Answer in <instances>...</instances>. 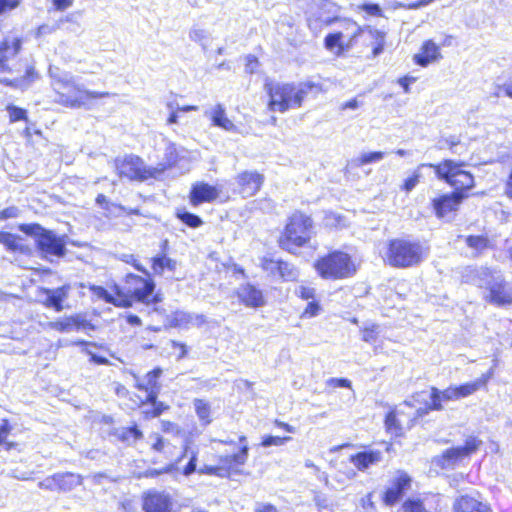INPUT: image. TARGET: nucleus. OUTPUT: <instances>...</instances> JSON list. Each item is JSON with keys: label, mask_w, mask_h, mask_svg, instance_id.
<instances>
[{"label": "nucleus", "mask_w": 512, "mask_h": 512, "mask_svg": "<svg viewBox=\"0 0 512 512\" xmlns=\"http://www.w3.org/2000/svg\"><path fill=\"white\" fill-rule=\"evenodd\" d=\"M462 280L481 288L484 301L495 306L512 304V288H510L500 271L487 267H467Z\"/></svg>", "instance_id": "1"}, {"label": "nucleus", "mask_w": 512, "mask_h": 512, "mask_svg": "<svg viewBox=\"0 0 512 512\" xmlns=\"http://www.w3.org/2000/svg\"><path fill=\"white\" fill-rule=\"evenodd\" d=\"M52 78V86L57 94L55 102L68 108L78 109L87 105L88 99L109 97L112 94L107 91H93L86 89L84 85L76 82L73 75L61 72L58 68L49 69Z\"/></svg>", "instance_id": "2"}, {"label": "nucleus", "mask_w": 512, "mask_h": 512, "mask_svg": "<svg viewBox=\"0 0 512 512\" xmlns=\"http://www.w3.org/2000/svg\"><path fill=\"white\" fill-rule=\"evenodd\" d=\"M265 89L269 95L268 109L272 112L284 113L289 109L299 108L309 94L322 91L319 84L313 82L300 83H266Z\"/></svg>", "instance_id": "3"}, {"label": "nucleus", "mask_w": 512, "mask_h": 512, "mask_svg": "<svg viewBox=\"0 0 512 512\" xmlns=\"http://www.w3.org/2000/svg\"><path fill=\"white\" fill-rule=\"evenodd\" d=\"M460 400L457 386H449L444 390L432 387L430 392L421 391L406 400L404 404L409 407H415L416 404L424 406L416 408L414 419L427 415L430 411H440L443 409V402Z\"/></svg>", "instance_id": "4"}, {"label": "nucleus", "mask_w": 512, "mask_h": 512, "mask_svg": "<svg viewBox=\"0 0 512 512\" xmlns=\"http://www.w3.org/2000/svg\"><path fill=\"white\" fill-rule=\"evenodd\" d=\"M20 230L35 237L36 246L46 259L59 258L66 254V236L57 235L39 224H23Z\"/></svg>", "instance_id": "5"}, {"label": "nucleus", "mask_w": 512, "mask_h": 512, "mask_svg": "<svg viewBox=\"0 0 512 512\" xmlns=\"http://www.w3.org/2000/svg\"><path fill=\"white\" fill-rule=\"evenodd\" d=\"M312 234L313 222L311 218L296 212L289 218V222L280 238V244L283 248L291 251L305 245L311 239Z\"/></svg>", "instance_id": "6"}, {"label": "nucleus", "mask_w": 512, "mask_h": 512, "mask_svg": "<svg viewBox=\"0 0 512 512\" xmlns=\"http://www.w3.org/2000/svg\"><path fill=\"white\" fill-rule=\"evenodd\" d=\"M315 269L324 279H343L355 274L356 266L351 257L344 252L335 251L320 258L315 263Z\"/></svg>", "instance_id": "7"}, {"label": "nucleus", "mask_w": 512, "mask_h": 512, "mask_svg": "<svg viewBox=\"0 0 512 512\" xmlns=\"http://www.w3.org/2000/svg\"><path fill=\"white\" fill-rule=\"evenodd\" d=\"M424 256L425 250L419 243L396 239L389 243L386 261L391 266L404 268L420 263Z\"/></svg>", "instance_id": "8"}, {"label": "nucleus", "mask_w": 512, "mask_h": 512, "mask_svg": "<svg viewBox=\"0 0 512 512\" xmlns=\"http://www.w3.org/2000/svg\"><path fill=\"white\" fill-rule=\"evenodd\" d=\"M115 167L120 177L140 182L157 178L165 171V166H147L140 157L132 154L116 159Z\"/></svg>", "instance_id": "9"}, {"label": "nucleus", "mask_w": 512, "mask_h": 512, "mask_svg": "<svg viewBox=\"0 0 512 512\" xmlns=\"http://www.w3.org/2000/svg\"><path fill=\"white\" fill-rule=\"evenodd\" d=\"M464 162L445 160L438 165L429 164V167L435 169L436 175L444 179L449 185L455 188V192L467 190L473 187L474 177L471 173L462 169Z\"/></svg>", "instance_id": "10"}, {"label": "nucleus", "mask_w": 512, "mask_h": 512, "mask_svg": "<svg viewBox=\"0 0 512 512\" xmlns=\"http://www.w3.org/2000/svg\"><path fill=\"white\" fill-rule=\"evenodd\" d=\"M482 441L474 436H469L463 446L447 449L436 458V464L442 469H452L457 464L475 453L481 446Z\"/></svg>", "instance_id": "11"}, {"label": "nucleus", "mask_w": 512, "mask_h": 512, "mask_svg": "<svg viewBox=\"0 0 512 512\" xmlns=\"http://www.w3.org/2000/svg\"><path fill=\"white\" fill-rule=\"evenodd\" d=\"M189 458L187 465L184 467L182 474L185 476H190L194 472L197 471V459H198V450L192 449L188 443H186L183 447V452L181 456L177 459L176 463L167 465L165 468L160 470L158 473H171L176 470V465L184 458ZM222 467L204 465L199 468L198 473L206 474V475H220V471Z\"/></svg>", "instance_id": "12"}, {"label": "nucleus", "mask_w": 512, "mask_h": 512, "mask_svg": "<svg viewBox=\"0 0 512 512\" xmlns=\"http://www.w3.org/2000/svg\"><path fill=\"white\" fill-rule=\"evenodd\" d=\"M163 371L161 368H155L152 371L148 372L145 376L140 377L137 375H133L135 387L146 393V403L157 404V398L161 390V384L159 383V378L161 377Z\"/></svg>", "instance_id": "13"}, {"label": "nucleus", "mask_w": 512, "mask_h": 512, "mask_svg": "<svg viewBox=\"0 0 512 512\" xmlns=\"http://www.w3.org/2000/svg\"><path fill=\"white\" fill-rule=\"evenodd\" d=\"M127 293L140 302H148L155 284L151 279H146L135 274H128L125 279Z\"/></svg>", "instance_id": "14"}, {"label": "nucleus", "mask_w": 512, "mask_h": 512, "mask_svg": "<svg viewBox=\"0 0 512 512\" xmlns=\"http://www.w3.org/2000/svg\"><path fill=\"white\" fill-rule=\"evenodd\" d=\"M172 500L169 494L158 491H149L143 497V510L145 512H171Z\"/></svg>", "instance_id": "15"}, {"label": "nucleus", "mask_w": 512, "mask_h": 512, "mask_svg": "<svg viewBox=\"0 0 512 512\" xmlns=\"http://www.w3.org/2000/svg\"><path fill=\"white\" fill-rule=\"evenodd\" d=\"M465 195L462 192L444 194L433 199L432 204L438 218H444L458 209Z\"/></svg>", "instance_id": "16"}, {"label": "nucleus", "mask_w": 512, "mask_h": 512, "mask_svg": "<svg viewBox=\"0 0 512 512\" xmlns=\"http://www.w3.org/2000/svg\"><path fill=\"white\" fill-rule=\"evenodd\" d=\"M89 289L96 298L104 300L105 302L115 306L129 307L132 305L131 300L124 296L121 289L116 284L113 285L112 292L106 290L102 286L97 285H90Z\"/></svg>", "instance_id": "17"}, {"label": "nucleus", "mask_w": 512, "mask_h": 512, "mask_svg": "<svg viewBox=\"0 0 512 512\" xmlns=\"http://www.w3.org/2000/svg\"><path fill=\"white\" fill-rule=\"evenodd\" d=\"M410 482V477L406 473L399 471L384 493V503L386 505L395 504L403 496L404 491L410 487Z\"/></svg>", "instance_id": "18"}, {"label": "nucleus", "mask_w": 512, "mask_h": 512, "mask_svg": "<svg viewBox=\"0 0 512 512\" xmlns=\"http://www.w3.org/2000/svg\"><path fill=\"white\" fill-rule=\"evenodd\" d=\"M221 191V187L209 185L205 182H198L194 184L191 189L190 201L194 206L203 202H212L218 198Z\"/></svg>", "instance_id": "19"}, {"label": "nucleus", "mask_w": 512, "mask_h": 512, "mask_svg": "<svg viewBox=\"0 0 512 512\" xmlns=\"http://www.w3.org/2000/svg\"><path fill=\"white\" fill-rule=\"evenodd\" d=\"M205 117L209 118L212 125L226 132H237L236 125L227 117L225 107L218 103L204 111Z\"/></svg>", "instance_id": "20"}, {"label": "nucleus", "mask_w": 512, "mask_h": 512, "mask_svg": "<svg viewBox=\"0 0 512 512\" xmlns=\"http://www.w3.org/2000/svg\"><path fill=\"white\" fill-rule=\"evenodd\" d=\"M454 512H493L490 504L480 497L461 496L454 504Z\"/></svg>", "instance_id": "21"}, {"label": "nucleus", "mask_w": 512, "mask_h": 512, "mask_svg": "<svg viewBox=\"0 0 512 512\" xmlns=\"http://www.w3.org/2000/svg\"><path fill=\"white\" fill-rule=\"evenodd\" d=\"M240 192L244 197L253 196L261 187L263 177L257 172L245 171L237 176Z\"/></svg>", "instance_id": "22"}, {"label": "nucleus", "mask_w": 512, "mask_h": 512, "mask_svg": "<svg viewBox=\"0 0 512 512\" xmlns=\"http://www.w3.org/2000/svg\"><path fill=\"white\" fill-rule=\"evenodd\" d=\"M442 58L440 47L432 40H427L423 43L420 51L414 55L416 64L426 67L430 63L436 62Z\"/></svg>", "instance_id": "23"}, {"label": "nucleus", "mask_w": 512, "mask_h": 512, "mask_svg": "<svg viewBox=\"0 0 512 512\" xmlns=\"http://www.w3.org/2000/svg\"><path fill=\"white\" fill-rule=\"evenodd\" d=\"M237 296L247 307H260L264 305L262 291L250 284L242 285L237 290Z\"/></svg>", "instance_id": "24"}, {"label": "nucleus", "mask_w": 512, "mask_h": 512, "mask_svg": "<svg viewBox=\"0 0 512 512\" xmlns=\"http://www.w3.org/2000/svg\"><path fill=\"white\" fill-rule=\"evenodd\" d=\"M168 322L171 327L187 328L190 325L201 326L206 322V319L204 315L176 311L169 316Z\"/></svg>", "instance_id": "25"}, {"label": "nucleus", "mask_w": 512, "mask_h": 512, "mask_svg": "<svg viewBox=\"0 0 512 512\" xmlns=\"http://www.w3.org/2000/svg\"><path fill=\"white\" fill-rule=\"evenodd\" d=\"M69 291V285H64L55 289H44V293L46 294V298L43 302L44 305L48 308L55 309L57 312L62 311L64 308L62 303L68 298Z\"/></svg>", "instance_id": "26"}, {"label": "nucleus", "mask_w": 512, "mask_h": 512, "mask_svg": "<svg viewBox=\"0 0 512 512\" xmlns=\"http://www.w3.org/2000/svg\"><path fill=\"white\" fill-rule=\"evenodd\" d=\"M381 460L382 453L378 450H367L350 457V462L360 471L368 469L370 466L379 463Z\"/></svg>", "instance_id": "27"}, {"label": "nucleus", "mask_w": 512, "mask_h": 512, "mask_svg": "<svg viewBox=\"0 0 512 512\" xmlns=\"http://www.w3.org/2000/svg\"><path fill=\"white\" fill-rule=\"evenodd\" d=\"M337 22L340 23L341 29L336 32L340 33L341 37L346 42V47L352 48L356 38L362 33L361 27L351 19H338Z\"/></svg>", "instance_id": "28"}, {"label": "nucleus", "mask_w": 512, "mask_h": 512, "mask_svg": "<svg viewBox=\"0 0 512 512\" xmlns=\"http://www.w3.org/2000/svg\"><path fill=\"white\" fill-rule=\"evenodd\" d=\"M339 7L331 0H322L319 5L318 20L325 25L338 21Z\"/></svg>", "instance_id": "29"}, {"label": "nucleus", "mask_w": 512, "mask_h": 512, "mask_svg": "<svg viewBox=\"0 0 512 512\" xmlns=\"http://www.w3.org/2000/svg\"><path fill=\"white\" fill-rule=\"evenodd\" d=\"M46 328L68 333L72 331H79L82 328V323L78 317L69 316L60 320L48 322Z\"/></svg>", "instance_id": "30"}, {"label": "nucleus", "mask_w": 512, "mask_h": 512, "mask_svg": "<svg viewBox=\"0 0 512 512\" xmlns=\"http://www.w3.org/2000/svg\"><path fill=\"white\" fill-rule=\"evenodd\" d=\"M152 270L155 275H163L165 270L174 272L177 268L176 260L168 257L166 254L161 253L151 259Z\"/></svg>", "instance_id": "31"}, {"label": "nucleus", "mask_w": 512, "mask_h": 512, "mask_svg": "<svg viewBox=\"0 0 512 512\" xmlns=\"http://www.w3.org/2000/svg\"><path fill=\"white\" fill-rule=\"evenodd\" d=\"M324 44L327 50L333 52L335 55L340 56L345 51L350 50V47H346V42L341 37L340 33L336 31L333 33H329L325 39Z\"/></svg>", "instance_id": "32"}, {"label": "nucleus", "mask_w": 512, "mask_h": 512, "mask_svg": "<svg viewBox=\"0 0 512 512\" xmlns=\"http://www.w3.org/2000/svg\"><path fill=\"white\" fill-rule=\"evenodd\" d=\"M82 477L74 473H57L58 490L71 491L77 486L81 485Z\"/></svg>", "instance_id": "33"}, {"label": "nucleus", "mask_w": 512, "mask_h": 512, "mask_svg": "<svg viewBox=\"0 0 512 512\" xmlns=\"http://www.w3.org/2000/svg\"><path fill=\"white\" fill-rule=\"evenodd\" d=\"M21 39L13 38L12 40L5 39L0 42V66L9 56H15L21 50Z\"/></svg>", "instance_id": "34"}, {"label": "nucleus", "mask_w": 512, "mask_h": 512, "mask_svg": "<svg viewBox=\"0 0 512 512\" xmlns=\"http://www.w3.org/2000/svg\"><path fill=\"white\" fill-rule=\"evenodd\" d=\"M247 457H248V446L246 444H244L239 453L233 454V455L221 456L219 462L222 467L231 468L234 466L243 465L246 462Z\"/></svg>", "instance_id": "35"}, {"label": "nucleus", "mask_w": 512, "mask_h": 512, "mask_svg": "<svg viewBox=\"0 0 512 512\" xmlns=\"http://www.w3.org/2000/svg\"><path fill=\"white\" fill-rule=\"evenodd\" d=\"M401 414L402 412L400 410H392L385 418L386 429L394 436H400L403 432L402 420L398 419V416Z\"/></svg>", "instance_id": "36"}, {"label": "nucleus", "mask_w": 512, "mask_h": 512, "mask_svg": "<svg viewBox=\"0 0 512 512\" xmlns=\"http://www.w3.org/2000/svg\"><path fill=\"white\" fill-rule=\"evenodd\" d=\"M0 244L4 245L8 250L16 252H24L25 247L22 243V239L14 234L8 232H2L0 235Z\"/></svg>", "instance_id": "37"}, {"label": "nucleus", "mask_w": 512, "mask_h": 512, "mask_svg": "<svg viewBox=\"0 0 512 512\" xmlns=\"http://www.w3.org/2000/svg\"><path fill=\"white\" fill-rule=\"evenodd\" d=\"M194 408L199 420L204 424H209L211 419V408L210 404L203 399L194 400Z\"/></svg>", "instance_id": "38"}, {"label": "nucleus", "mask_w": 512, "mask_h": 512, "mask_svg": "<svg viewBox=\"0 0 512 512\" xmlns=\"http://www.w3.org/2000/svg\"><path fill=\"white\" fill-rule=\"evenodd\" d=\"M460 399L473 395L480 389H484V381L478 379L457 386Z\"/></svg>", "instance_id": "39"}, {"label": "nucleus", "mask_w": 512, "mask_h": 512, "mask_svg": "<svg viewBox=\"0 0 512 512\" xmlns=\"http://www.w3.org/2000/svg\"><path fill=\"white\" fill-rule=\"evenodd\" d=\"M282 260L274 259L271 257H263L260 260V266L264 271L269 273L272 276H278L280 269L282 267Z\"/></svg>", "instance_id": "40"}, {"label": "nucleus", "mask_w": 512, "mask_h": 512, "mask_svg": "<svg viewBox=\"0 0 512 512\" xmlns=\"http://www.w3.org/2000/svg\"><path fill=\"white\" fill-rule=\"evenodd\" d=\"M385 156L384 152L376 151V152H364L360 154L358 158H356L354 161L356 163V166H362L370 163H376L381 161Z\"/></svg>", "instance_id": "41"}, {"label": "nucleus", "mask_w": 512, "mask_h": 512, "mask_svg": "<svg viewBox=\"0 0 512 512\" xmlns=\"http://www.w3.org/2000/svg\"><path fill=\"white\" fill-rule=\"evenodd\" d=\"M278 276L284 281H296L298 279L299 272L292 264L283 261Z\"/></svg>", "instance_id": "42"}, {"label": "nucleus", "mask_w": 512, "mask_h": 512, "mask_svg": "<svg viewBox=\"0 0 512 512\" xmlns=\"http://www.w3.org/2000/svg\"><path fill=\"white\" fill-rule=\"evenodd\" d=\"M397 512H429L419 499H407Z\"/></svg>", "instance_id": "43"}, {"label": "nucleus", "mask_w": 512, "mask_h": 512, "mask_svg": "<svg viewBox=\"0 0 512 512\" xmlns=\"http://www.w3.org/2000/svg\"><path fill=\"white\" fill-rule=\"evenodd\" d=\"M177 217L191 228H197L202 225L203 221L201 218L193 213L187 211H178Z\"/></svg>", "instance_id": "44"}, {"label": "nucleus", "mask_w": 512, "mask_h": 512, "mask_svg": "<svg viewBox=\"0 0 512 512\" xmlns=\"http://www.w3.org/2000/svg\"><path fill=\"white\" fill-rule=\"evenodd\" d=\"M38 78L37 73L35 72V69L33 67H29L26 70V74L22 79L15 80L14 83H11V85L25 89L27 88L32 82H34Z\"/></svg>", "instance_id": "45"}, {"label": "nucleus", "mask_w": 512, "mask_h": 512, "mask_svg": "<svg viewBox=\"0 0 512 512\" xmlns=\"http://www.w3.org/2000/svg\"><path fill=\"white\" fill-rule=\"evenodd\" d=\"M426 166V164H422L420 165L414 172L413 174L408 177L405 181H404V184H403V189L406 191V192H410L412 191L416 185L419 183V180L421 178V173H420V168L421 167H424Z\"/></svg>", "instance_id": "46"}, {"label": "nucleus", "mask_w": 512, "mask_h": 512, "mask_svg": "<svg viewBox=\"0 0 512 512\" xmlns=\"http://www.w3.org/2000/svg\"><path fill=\"white\" fill-rule=\"evenodd\" d=\"M466 244L476 250H483L487 247L488 240L483 236H468L466 237Z\"/></svg>", "instance_id": "47"}, {"label": "nucleus", "mask_w": 512, "mask_h": 512, "mask_svg": "<svg viewBox=\"0 0 512 512\" xmlns=\"http://www.w3.org/2000/svg\"><path fill=\"white\" fill-rule=\"evenodd\" d=\"M321 307L315 299L308 302L306 308L303 310L301 314V318H312L319 314Z\"/></svg>", "instance_id": "48"}, {"label": "nucleus", "mask_w": 512, "mask_h": 512, "mask_svg": "<svg viewBox=\"0 0 512 512\" xmlns=\"http://www.w3.org/2000/svg\"><path fill=\"white\" fill-rule=\"evenodd\" d=\"M370 34L372 35L373 38H375V45L373 47V56L376 57L383 52L384 43H385L384 34L378 32V31H374V32L370 31Z\"/></svg>", "instance_id": "49"}, {"label": "nucleus", "mask_w": 512, "mask_h": 512, "mask_svg": "<svg viewBox=\"0 0 512 512\" xmlns=\"http://www.w3.org/2000/svg\"><path fill=\"white\" fill-rule=\"evenodd\" d=\"M295 294L303 300H313L315 298V289L310 286L300 285L295 289Z\"/></svg>", "instance_id": "50"}, {"label": "nucleus", "mask_w": 512, "mask_h": 512, "mask_svg": "<svg viewBox=\"0 0 512 512\" xmlns=\"http://www.w3.org/2000/svg\"><path fill=\"white\" fill-rule=\"evenodd\" d=\"M290 440H291V437L267 436L263 439L262 446L263 447H270L273 445L281 446Z\"/></svg>", "instance_id": "51"}, {"label": "nucleus", "mask_w": 512, "mask_h": 512, "mask_svg": "<svg viewBox=\"0 0 512 512\" xmlns=\"http://www.w3.org/2000/svg\"><path fill=\"white\" fill-rule=\"evenodd\" d=\"M165 155H166V164H160L158 167L165 166V169H166L168 166L174 165L177 161V152H176V147L174 144H169L166 147Z\"/></svg>", "instance_id": "52"}, {"label": "nucleus", "mask_w": 512, "mask_h": 512, "mask_svg": "<svg viewBox=\"0 0 512 512\" xmlns=\"http://www.w3.org/2000/svg\"><path fill=\"white\" fill-rule=\"evenodd\" d=\"M9 112V117L11 122H16L19 120H26V110L16 107V106H8L7 108Z\"/></svg>", "instance_id": "53"}, {"label": "nucleus", "mask_w": 512, "mask_h": 512, "mask_svg": "<svg viewBox=\"0 0 512 512\" xmlns=\"http://www.w3.org/2000/svg\"><path fill=\"white\" fill-rule=\"evenodd\" d=\"M38 486H39V488L50 490V491L58 490L57 474H54L53 476L47 477L44 480L40 481L38 483Z\"/></svg>", "instance_id": "54"}, {"label": "nucleus", "mask_w": 512, "mask_h": 512, "mask_svg": "<svg viewBox=\"0 0 512 512\" xmlns=\"http://www.w3.org/2000/svg\"><path fill=\"white\" fill-rule=\"evenodd\" d=\"M120 260L133 265L135 269L149 276L148 271L136 260L133 254H122Z\"/></svg>", "instance_id": "55"}, {"label": "nucleus", "mask_w": 512, "mask_h": 512, "mask_svg": "<svg viewBox=\"0 0 512 512\" xmlns=\"http://www.w3.org/2000/svg\"><path fill=\"white\" fill-rule=\"evenodd\" d=\"M379 326L373 325L371 328H365L362 333V339L365 342L373 343L377 339Z\"/></svg>", "instance_id": "56"}, {"label": "nucleus", "mask_w": 512, "mask_h": 512, "mask_svg": "<svg viewBox=\"0 0 512 512\" xmlns=\"http://www.w3.org/2000/svg\"><path fill=\"white\" fill-rule=\"evenodd\" d=\"M21 0H0V16L17 8Z\"/></svg>", "instance_id": "57"}, {"label": "nucleus", "mask_w": 512, "mask_h": 512, "mask_svg": "<svg viewBox=\"0 0 512 512\" xmlns=\"http://www.w3.org/2000/svg\"><path fill=\"white\" fill-rule=\"evenodd\" d=\"M189 38L197 43H202L207 38V33L204 29L193 27L189 32Z\"/></svg>", "instance_id": "58"}, {"label": "nucleus", "mask_w": 512, "mask_h": 512, "mask_svg": "<svg viewBox=\"0 0 512 512\" xmlns=\"http://www.w3.org/2000/svg\"><path fill=\"white\" fill-rule=\"evenodd\" d=\"M19 214L20 210L15 206H11L0 211V219L17 218Z\"/></svg>", "instance_id": "59"}, {"label": "nucleus", "mask_w": 512, "mask_h": 512, "mask_svg": "<svg viewBox=\"0 0 512 512\" xmlns=\"http://www.w3.org/2000/svg\"><path fill=\"white\" fill-rule=\"evenodd\" d=\"M254 512H278L277 508L270 503L257 502Z\"/></svg>", "instance_id": "60"}, {"label": "nucleus", "mask_w": 512, "mask_h": 512, "mask_svg": "<svg viewBox=\"0 0 512 512\" xmlns=\"http://www.w3.org/2000/svg\"><path fill=\"white\" fill-rule=\"evenodd\" d=\"M328 384L333 387L350 388L351 381L346 378H331L328 380Z\"/></svg>", "instance_id": "61"}, {"label": "nucleus", "mask_w": 512, "mask_h": 512, "mask_svg": "<svg viewBox=\"0 0 512 512\" xmlns=\"http://www.w3.org/2000/svg\"><path fill=\"white\" fill-rule=\"evenodd\" d=\"M58 28H59V24L52 25V26L44 24V25H41L37 29L36 35L38 37H41V36H44V35H47V34H51V33L55 32Z\"/></svg>", "instance_id": "62"}, {"label": "nucleus", "mask_w": 512, "mask_h": 512, "mask_svg": "<svg viewBox=\"0 0 512 512\" xmlns=\"http://www.w3.org/2000/svg\"><path fill=\"white\" fill-rule=\"evenodd\" d=\"M258 67V60L255 56L248 55L246 57L245 71L248 73H254Z\"/></svg>", "instance_id": "63"}, {"label": "nucleus", "mask_w": 512, "mask_h": 512, "mask_svg": "<svg viewBox=\"0 0 512 512\" xmlns=\"http://www.w3.org/2000/svg\"><path fill=\"white\" fill-rule=\"evenodd\" d=\"M55 8L59 11H64L72 6L73 0H53Z\"/></svg>", "instance_id": "64"}]
</instances>
